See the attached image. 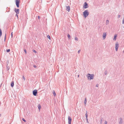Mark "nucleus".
<instances>
[{
	"label": "nucleus",
	"instance_id": "nucleus-32",
	"mask_svg": "<svg viewBox=\"0 0 124 124\" xmlns=\"http://www.w3.org/2000/svg\"><path fill=\"white\" fill-rule=\"evenodd\" d=\"M80 50H78V53H80Z\"/></svg>",
	"mask_w": 124,
	"mask_h": 124
},
{
	"label": "nucleus",
	"instance_id": "nucleus-12",
	"mask_svg": "<svg viewBox=\"0 0 124 124\" xmlns=\"http://www.w3.org/2000/svg\"><path fill=\"white\" fill-rule=\"evenodd\" d=\"M14 81H12L11 82V86L12 87H13L14 86Z\"/></svg>",
	"mask_w": 124,
	"mask_h": 124
},
{
	"label": "nucleus",
	"instance_id": "nucleus-13",
	"mask_svg": "<svg viewBox=\"0 0 124 124\" xmlns=\"http://www.w3.org/2000/svg\"><path fill=\"white\" fill-rule=\"evenodd\" d=\"M86 102H87L86 98H85V100H84V103L85 104V105H86Z\"/></svg>",
	"mask_w": 124,
	"mask_h": 124
},
{
	"label": "nucleus",
	"instance_id": "nucleus-18",
	"mask_svg": "<svg viewBox=\"0 0 124 124\" xmlns=\"http://www.w3.org/2000/svg\"><path fill=\"white\" fill-rule=\"evenodd\" d=\"M53 94L54 96H55L56 94L54 91L53 93Z\"/></svg>",
	"mask_w": 124,
	"mask_h": 124
},
{
	"label": "nucleus",
	"instance_id": "nucleus-22",
	"mask_svg": "<svg viewBox=\"0 0 124 124\" xmlns=\"http://www.w3.org/2000/svg\"><path fill=\"white\" fill-rule=\"evenodd\" d=\"M33 51L35 53H36L37 52L34 50H33Z\"/></svg>",
	"mask_w": 124,
	"mask_h": 124
},
{
	"label": "nucleus",
	"instance_id": "nucleus-4",
	"mask_svg": "<svg viewBox=\"0 0 124 124\" xmlns=\"http://www.w3.org/2000/svg\"><path fill=\"white\" fill-rule=\"evenodd\" d=\"M71 117L69 116L68 117V123L69 124H71Z\"/></svg>",
	"mask_w": 124,
	"mask_h": 124
},
{
	"label": "nucleus",
	"instance_id": "nucleus-31",
	"mask_svg": "<svg viewBox=\"0 0 124 124\" xmlns=\"http://www.w3.org/2000/svg\"><path fill=\"white\" fill-rule=\"evenodd\" d=\"M38 19H40V16H38Z\"/></svg>",
	"mask_w": 124,
	"mask_h": 124
},
{
	"label": "nucleus",
	"instance_id": "nucleus-15",
	"mask_svg": "<svg viewBox=\"0 0 124 124\" xmlns=\"http://www.w3.org/2000/svg\"><path fill=\"white\" fill-rule=\"evenodd\" d=\"M85 116H86V117L87 120H88V118H87L88 115H87V112L85 114Z\"/></svg>",
	"mask_w": 124,
	"mask_h": 124
},
{
	"label": "nucleus",
	"instance_id": "nucleus-33",
	"mask_svg": "<svg viewBox=\"0 0 124 124\" xmlns=\"http://www.w3.org/2000/svg\"><path fill=\"white\" fill-rule=\"evenodd\" d=\"M16 16L17 17H18V15H17V14H16Z\"/></svg>",
	"mask_w": 124,
	"mask_h": 124
},
{
	"label": "nucleus",
	"instance_id": "nucleus-25",
	"mask_svg": "<svg viewBox=\"0 0 124 124\" xmlns=\"http://www.w3.org/2000/svg\"><path fill=\"white\" fill-rule=\"evenodd\" d=\"M22 120L23 121H24V122H26L25 120V119L24 118H23Z\"/></svg>",
	"mask_w": 124,
	"mask_h": 124
},
{
	"label": "nucleus",
	"instance_id": "nucleus-26",
	"mask_svg": "<svg viewBox=\"0 0 124 124\" xmlns=\"http://www.w3.org/2000/svg\"><path fill=\"white\" fill-rule=\"evenodd\" d=\"M23 79H24V80H25V78L23 76Z\"/></svg>",
	"mask_w": 124,
	"mask_h": 124
},
{
	"label": "nucleus",
	"instance_id": "nucleus-1",
	"mask_svg": "<svg viewBox=\"0 0 124 124\" xmlns=\"http://www.w3.org/2000/svg\"><path fill=\"white\" fill-rule=\"evenodd\" d=\"M88 77V79L89 80H91V79H93V77L94 75L93 74H88L87 75Z\"/></svg>",
	"mask_w": 124,
	"mask_h": 124
},
{
	"label": "nucleus",
	"instance_id": "nucleus-40",
	"mask_svg": "<svg viewBox=\"0 0 124 124\" xmlns=\"http://www.w3.org/2000/svg\"><path fill=\"white\" fill-rule=\"evenodd\" d=\"M6 34H5V37H6Z\"/></svg>",
	"mask_w": 124,
	"mask_h": 124
},
{
	"label": "nucleus",
	"instance_id": "nucleus-39",
	"mask_svg": "<svg viewBox=\"0 0 124 124\" xmlns=\"http://www.w3.org/2000/svg\"><path fill=\"white\" fill-rule=\"evenodd\" d=\"M124 21H123V23H124Z\"/></svg>",
	"mask_w": 124,
	"mask_h": 124
},
{
	"label": "nucleus",
	"instance_id": "nucleus-19",
	"mask_svg": "<svg viewBox=\"0 0 124 124\" xmlns=\"http://www.w3.org/2000/svg\"><path fill=\"white\" fill-rule=\"evenodd\" d=\"M106 23H107V24H108L109 23V21L108 20H107L106 21Z\"/></svg>",
	"mask_w": 124,
	"mask_h": 124
},
{
	"label": "nucleus",
	"instance_id": "nucleus-11",
	"mask_svg": "<svg viewBox=\"0 0 124 124\" xmlns=\"http://www.w3.org/2000/svg\"><path fill=\"white\" fill-rule=\"evenodd\" d=\"M116 36L117 35L115 34V35L113 39L115 41L116 40Z\"/></svg>",
	"mask_w": 124,
	"mask_h": 124
},
{
	"label": "nucleus",
	"instance_id": "nucleus-28",
	"mask_svg": "<svg viewBox=\"0 0 124 124\" xmlns=\"http://www.w3.org/2000/svg\"><path fill=\"white\" fill-rule=\"evenodd\" d=\"M105 124H107V121H105Z\"/></svg>",
	"mask_w": 124,
	"mask_h": 124
},
{
	"label": "nucleus",
	"instance_id": "nucleus-23",
	"mask_svg": "<svg viewBox=\"0 0 124 124\" xmlns=\"http://www.w3.org/2000/svg\"><path fill=\"white\" fill-rule=\"evenodd\" d=\"M70 35H69V34H68V37L69 38H70Z\"/></svg>",
	"mask_w": 124,
	"mask_h": 124
},
{
	"label": "nucleus",
	"instance_id": "nucleus-30",
	"mask_svg": "<svg viewBox=\"0 0 124 124\" xmlns=\"http://www.w3.org/2000/svg\"><path fill=\"white\" fill-rule=\"evenodd\" d=\"M34 66V67H35V68H36V66H35V65H34V66Z\"/></svg>",
	"mask_w": 124,
	"mask_h": 124
},
{
	"label": "nucleus",
	"instance_id": "nucleus-29",
	"mask_svg": "<svg viewBox=\"0 0 124 124\" xmlns=\"http://www.w3.org/2000/svg\"><path fill=\"white\" fill-rule=\"evenodd\" d=\"M120 16L119 15H118V18H119L120 17Z\"/></svg>",
	"mask_w": 124,
	"mask_h": 124
},
{
	"label": "nucleus",
	"instance_id": "nucleus-2",
	"mask_svg": "<svg viewBox=\"0 0 124 124\" xmlns=\"http://www.w3.org/2000/svg\"><path fill=\"white\" fill-rule=\"evenodd\" d=\"M89 14V13L88 10H85L83 13V15L85 18L88 16Z\"/></svg>",
	"mask_w": 124,
	"mask_h": 124
},
{
	"label": "nucleus",
	"instance_id": "nucleus-7",
	"mask_svg": "<svg viewBox=\"0 0 124 124\" xmlns=\"http://www.w3.org/2000/svg\"><path fill=\"white\" fill-rule=\"evenodd\" d=\"M118 44L117 42L116 43V51H117L118 47Z\"/></svg>",
	"mask_w": 124,
	"mask_h": 124
},
{
	"label": "nucleus",
	"instance_id": "nucleus-20",
	"mask_svg": "<svg viewBox=\"0 0 124 124\" xmlns=\"http://www.w3.org/2000/svg\"><path fill=\"white\" fill-rule=\"evenodd\" d=\"M7 52H9L10 51V50L9 49H7Z\"/></svg>",
	"mask_w": 124,
	"mask_h": 124
},
{
	"label": "nucleus",
	"instance_id": "nucleus-21",
	"mask_svg": "<svg viewBox=\"0 0 124 124\" xmlns=\"http://www.w3.org/2000/svg\"><path fill=\"white\" fill-rule=\"evenodd\" d=\"M24 52H25V54H26V53H27V52H26V49H24Z\"/></svg>",
	"mask_w": 124,
	"mask_h": 124
},
{
	"label": "nucleus",
	"instance_id": "nucleus-14",
	"mask_svg": "<svg viewBox=\"0 0 124 124\" xmlns=\"http://www.w3.org/2000/svg\"><path fill=\"white\" fill-rule=\"evenodd\" d=\"M38 106L39 109L40 110L41 108L40 105V104L38 105Z\"/></svg>",
	"mask_w": 124,
	"mask_h": 124
},
{
	"label": "nucleus",
	"instance_id": "nucleus-5",
	"mask_svg": "<svg viewBox=\"0 0 124 124\" xmlns=\"http://www.w3.org/2000/svg\"><path fill=\"white\" fill-rule=\"evenodd\" d=\"M83 7L84 8H86L88 7V4L86 2L84 3Z\"/></svg>",
	"mask_w": 124,
	"mask_h": 124
},
{
	"label": "nucleus",
	"instance_id": "nucleus-24",
	"mask_svg": "<svg viewBox=\"0 0 124 124\" xmlns=\"http://www.w3.org/2000/svg\"><path fill=\"white\" fill-rule=\"evenodd\" d=\"M75 40H78V38H77L76 37L75 38Z\"/></svg>",
	"mask_w": 124,
	"mask_h": 124
},
{
	"label": "nucleus",
	"instance_id": "nucleus-10",
	"mask_svg": "<svg viewBox=\"0 0 124 124\" xmlns=\"http://www.w3.org/2000/svg\"><path fill=\"white\" fill-rule=\"evenodd\" d=\"M67 8V9L66 10L68 11V12H69L70 10V7L69 6H67L66 7Z\"/></svg>",
	"mask_w": 124,
	"mask_h": 124
},
{
	"label": "nucleus",
	"instance_id": "nucleus-36",
	"mask_svg": "<svg viewBox=\"0 0 124 124\" xmlns=\"http://www.w3.org/2000/svg\"><path fill=\"white\" fill-rule=\"evenodd\" d=\"M121 123H122V122L121 121L120 122V123H121Z\"/></svg>",
	"mask_w": 124,
	"mask_h": 124
},
{
	"label": "nucleus",
	"instance_id": "nucleus-8",
	"mask_svg": "<svg viewBox=\"0 0 124 124\" xmlns=\"http://www.w3.org/2000/svg\"><path fill=\"white\" fill-rule=\"evenodd\" d=\"M106 35V33L104 32L103 33V39H105Z\"/></svg>",
	"mask_w": 124,
	"mask_h": 124
},
{
	"label": "nucleus",
	"instance_id": "nucleus-34",
	"mask_svg": "<svg viewBox=\"0 0 124 124\" xmlns=\"http://www.w3.org/2000/svg\"><path fill=\"white\" fill-rule=\"evenodd\" d=\"M96 86H97V87H98V85H96Z\"/></svg>",
	"mask_w": 124,
	"mask_h": 124
},
{
	"label": "nucleus",
	"instance_id": "nucleus-27",
	"mask_svg": "<svg viewBox=\"0 0 124 124\" xmlns=\"http://www.w3.org/2000/svg\"><path fill=\"white\" fill-rule=\"evenodd\" d=\"M11 36L12 37H13V32H12L11 34Z\"/></svg>",
	"mask_w": 124,
	"mask_h": 124
},
{
	"label": "nucleus",
	"instance_id": "nucleus-3",
	"mask_svg": "<svg viewBox=\"0 0 124 124\" xmlns=\"http://www.w3.org/2000/svg\"><path fill=\"white\" fill-rule=\"evenodd\" d=\"M16 4L18 8L19 7V4L20 2V0H15Z\"/></svg>",
	"mask_w": 124,
	"mask_h": 124
},
{
	"label": "nucleus",
	"instance_id": "nucleus-38",
	"mask_svg": "<svg viewBox=\"0 0 124 124\" xmlns=\"http://www.w3.org/2000/svg\"><path fill=\"white\" fill-rule=\"evenodd\" d=\"M121 122H122V119H121Z\"/></svg>",
	"mask_w": 124,
	"mask_h": 124
},
{
	"label": "nucleus",
	"instance_id": "nucleus-17",
	"mask_svg": "<svg viewBox=\"0 0 124 124\" xmlns=\"http://www.w3.org/2000/svg\"><path fill=\"white\" fill-rule=\"evenodd\" d=\"M47 37L49 39H51L49 35H47Z\"/></svg>",
	"mask_w": 124,
	"mask_h": 124
},
{
	"label": "nucleus",
	"instance_id": "nucleus-37",
	"mask_svg": "<svg viewBox=\"0 0 124 124\" xmlns=\"http://www.w3.org/2000/svg\"><path fill=\"white\" fill-rule=\"evenodd\" d=\"M121 123H122V122L121 121L120 122V123H121Z\"/></svg>",
	"mask_w": 124,
	"mask_h": 124
},
{
	"label": "nucleus",
	"instance_id": "nucleus-35",
	"mask_svg": "<svg viewBox=\"0 0 124 124\" xmlns=\"http://www.w3.org/2000/svg\"><path fill=\"white\" fill-rule=\"evenodd\" d=\"M78 78L79 77V75H78Z\"/></svg>",
	"mask_w": 124,
	"mask_h": 124
},
{
	"label": "nucleus",
	"instance_id": "nucleus-6",
	"mask_svg": "<svg viewBox=\"0 0 124 124\" xmlns=\"http://www.w3.org/2000/svg\"><path fill=\"white\" fill-rule=\"evenodd\" d=\"M37 93V90H35L33 91V95L34 96H36V94Z\"/></svg>",
	"mask_w": 124,
	"mask_h": 124
},
{
	"label": "nucleus",
	"instance_id": "nucleus-16",
	"mask_svg": "<svg viewBox=\"0 0 124 124\" xmlns=\"http://www.w3.org/2000/svg\"><path fill=\"white\" fill-rule=\"evenodd\" d=\"M2 35V31L0 29V37Z\"/></svg>",
	"mask_w": 124,
	"mask_h": 124
},
{
	"label": "nucleus",
	"instance_id": "nucleus-9",
	"mask_svg": "<svg viewBox=\"0 0 124 124\" xmlns=\"http://www.w3.org/2000/svg\"><path fill=\"white\" fill-rule=\"evenodd\" d=\"M19 9H15V11L17 13V14H18L19 13Z\"/></svg>",
	"mask_w": 124,
	"mask_h": 124
}]
</instances>
